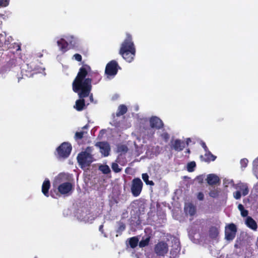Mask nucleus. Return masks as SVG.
Instances as JSON below:
<instances>
[{
    "mask_svg": "<svg viewBox=\"0 0 258 258\" xmlns=\"http://www.w3.org/2000/svg\"><path fill=\"white\" fill-rule=\"evenodd\" d=\"M101 80V76L98 72L93 71L89 65L82 63L72 84L73 91L78 93L79 97L74 106L76 110L81 111L85 108L84 98L89 95L92 84H97Z\"/></svg>",
    "mask_w": 258,
    "mask_h": 258,
    "instance_id": "nucleus-1",
    "label": "nucleus"
},
{
    "mask_svg": "<svg viewBox=\"0 0 258 258\" xmlns=\"http://www.w3.org/2000/svg\"><path fill=\"white\" fill-rule=\"evenodd\" d=\"M136 49L132 35L126 34V38L121 44L119 54L128 62H132L136 55Z\"/></svg>",
    "mask_w": 258,
    "mask_h": 258,
    "instance_id": "nucleus-2",
    "label": "nucleus"
},
{
    "mask_svg": "<svg viewBox=\"0 0 258 258\" xmlns=\"http://www.w3.org/2000/svg\"><path fill=\"white\" fill-rule=\"evenodd\" d=\"M93 150V147H87L84 151L78 154L77 159L81 168L90 166L94 161L93 155L92 154Z\"/></svg>",
    "mask_w": 258,
    "mask_h": 258,
    "instance_id": "nucleus-3",
    "label": "nucleus"
},
{
    "mask_svg": "<svg viewBox=\"0 0 258 258\" xmlns=\"http://www.w3.org/2000/svg\"><path fill=\"white\" fill-rule=\"evenodd\" d=\"M72 147L70 143L63 142L57 148L56 152L59 158H67L71 154Z\"/></svg>",
    "mask_w": 258,
    "mask_h": 258,
    "instance_id": "nucleus-4",
    "label": "nucleus"
},
{
    "mask_svg": "<svg viewBox=\"0 0 258 258\" xmlns=\"http://www.w3.org/2000/svg\"><path fill=\"white\" fill-rule=\"evenodd\" d=\"M143 183L140 178H135L132 181L131 190L134 197L139 196L143 188Z\"/></svg>",
    "mask_w": 258,
    "mask_h": 258,
    "instance_id": "nucleus-5",
    "label": "nucleus"
},
{
    "mask_svg": "<svg viewBox=\"0 0 258 258\" xmlns=\"http://www.w3.org/2000/svg\"><path fill=\"white\" fill-rule=\"evenodd\" d=\"M120 67L114 60L109 61L106 66L105 73L108 76H114L117 73Z\"/></svg>",
    "mask_w": 258,
    "mask_h": 258,
    "instance_id": "nucleus-6",
    "label": "nucleus"
},
{
    "mask_svg": "<svg viewBox=\"0 0 258 258\" xmlns=\"http://www.w3.org/2000/svg\"><path fill=\"white\" fill-rule=\"evenodd\" d=\"M237 229L234 223L229 224L225 229V237L227 240L231 241L234 239Z\"/></svg>",
    "mask_w": 258,
    "mask_h": 258,
    "instance_id": "nucleus-7",
    "label": "nucleus"
},
{
    "mask_svg": "<svg viewBox=\"0 0 258 258\" xmlns=\"http://www.w3.org/2000/svg\"><path fill=\"white\" fill-rule=\"evenodd\" d=\"M154 251L158 256H164L168 251V246L164 241H159L155 246Z\"/></svg>",
    "mask_w": 258,
    "mask_h": 258,
    "instance_id": "nucleus-8",
    "label": "nucleus"
},
{
    "mask_svg": "<svg viewBox=\"0 0 258 258\" xmlns=\"http://www.w3.org/2000/svg\"><path fill=\"white\" fill-rule=\"evenodd\" d=\"M95 146L100 149V152L104 157L109 155L110 147L109 144L106 142H98Z\"/></svg>",
    "mask_w": 258,
    "mask_h": 258,
    "instance_id": "nucleus-9",
    "label": "nucleus"
},
{
    "mask_svg": "<svg viewBox=\"0 0 258 258\" xmlns=\"http://www.w3.org/2000/svg\"><path fill=\"white\" fill-rule=\"evenodd\" d=\"M57 189L61 195H67L72 190L73 185L69 182H63L58 186Z\"/></svg>",
    "mask_w": 258,
    "mask_h": 258,
    "instance_id": "nucleus-10",
    "label": "nucleus"
},
{
    "mask_svg": "<svg viewBox=\"0 0 258 258\" xmlns=\"http://www.w3.org/2000/svg\"><path fill=\"white\" fill-rule=\"evenodd\" d=\"M171 143L172 149L177 152L182 151L185 147V143L179 139H176L174 141L171 142Z\"/></svg>",
    "mask_w": 258,
    "mask_h": 258,
    "instance_id": "nucleus-11",
    "label": "nucleus"
},
{
    "mask_svg": "<svg viewBox=\"0 0 258 258\" xmlns=\"http://www.w3.org/2000/svg\"><path fill=\"white\" fill-rule=\"evenodd\" d=\"M150 126L152 128L160 129L163 126L162 121L158 117L153 116L150 119Z\"/></svg>",
    "mask_w": 258,
    "mask_h": 258,
    "instance_id": "nucleus-12",
    "label": "nucleus"
},
{
    "mask_svg": "<svg viewBox=\"0 0 258 258\" xmlns=\"http://www.w3.org/2000/svg\"><path fill=\"white\" fill-rule=\"evenodd\" d=\"M206 181L209 185L213 186L220 182L219 177L214 174H209L207 175Z\"/></svg>",
    "mask_w": 258,
    "mask_h": 258,
    "instance_id": "nucleus-13",
    "label": "nucleus"
},
{
    "mask_svg": "<svg viewBox=\"0 0 258 258\" xmlns=\"http://www.w3.org/2000/svg\"><path fill=\"white\" fill-rule=\"evenodd\" d=\"M50 182L48 179L46 178L42 185V192L46 197H48L49 196V189H50Z\"/></svg>",
    "mask_w": 258,
    "mask_h": 258,
    "instance_id": "nucleus-14",
    "label": "nucleus"
},
{
    "mask_svg": "<svg viewBox=\"0 0 258 258\" xmlns=\"http://www.w3.org/2000/svg\"><path fill=\"white\" fill-rule=\"evenodd\" d=\"M57 44L59 47L60 50L62 52H65L68 50L69 44L68 42L63 38H61L57 41Z\"/></svg>",
    "mask_w": 258,
    "mask_h": 258,
    "instance_id": "nucleus-15",
    "label": "nucleus"
},
{
    "mask_svg": "<svg viewBox=\"0 0 258 258\" xmlns=\"http://www.w3.org/2000/svg\"><path fill=\"white\" fill-rule=\"evenodd\" d=\"M235 188L237 190L240 191V192L241 191L242 195L244 196L248 194L249 190L247 185L246 184L239 183L236 184Z\"/></svg>",
    "mask_w": 258,
    "mask_h": 258,
    "instance_id": "nucleus-16",
    "label": "nucleus"
},
{
    "mask_svg": "<svg viewBox=\"0 0 258 258\" xmlns=\"http://www.w3.org/2000/svg\"><path fill=\"white\" fill-rule=\"evenodd\" d=\"M184 210L186 213L189 214L191 216L195 215L196 213V208L191 203H189L185 206Z\"/></svg>",
    "mask_w": 258,
    "mask_h": 258,
    "instance_id": "nucleus-17",
    "label": "nucleus"
},
{
    "mask_svg": "<svg viewBox=\"0 0 258 258\" xmlns=\"http://www.w3.org/2000/svg\"><path fill=\"white\" fill-rule=\"evenodd\" d=\"M246 224L252 230H255L257 228L256 222L251 217H247L246 220Z\"/></svg>",
    "mask_w": 258,
    "mask_h": 258,
    "instance_id": "nucleus-18",
    "label": "nucleus"
},
{
    "mask_svg": "<svg viewBox=\"0 0 258 258\" xmlns=\"http://www.w3.org/2000/svg\"><path fill=\"white\" fill-rule=\"evenodd\" d=\"M151 237L149 235H145L142 237V240L139 242V245L140 247H144L148 245Z\"/></svg>",
    "mask_w": 258,
    "mask_h": 258,
    "instance_id": "nucleus-19",
    "label": "nucleus"
},
{
    "mask_svg": "<svg viewBox=\"0 0 258 258\" xmlns=\"http://www.w3.org/2000/svg\"><path fill=\"white\" fill-rule=\"evenodd\" d=\"M216 159V156L213 155L210 151H208L205 153V157L203 160L206 162H210L214 161Z\"/></svg>",
    "mask_w": 258,
    "mask_h": 258,
    "instance_id": "nucleus-20",
    "label": "nucleus"
},
{
    "mask_svg": "<svg viewBox=\"0 0 258 258\" xmlns=\"http://www.w3.org/2000/svg\"><path fill=\"white\" fill-rule=\"evenodd\" d=\"M220 193V189L218 187H213L212 189H210L209 195L210 197L213 198H218Z\"/></svg>",
    "mask_w": 258,
    "mask_h": 258,
    "instance_id": "nucleus-21",
    "label": "nucleus"
},
{
    "mask_svg": "<svg viewBox=\"0 0 258 258\" xmlns=\"http://www.w3.org/2000/svg\"><path fill=\"white\" fill-rule=\"evenodd\" d=\"M127 108L125 105H120L118 108V110L116 112V116H120L124 115L127 112Z\"/></svg>",
    "mask_w": 258,
    "mask_h": 258,
    "instance_id": "nucleus-22",
    "label": "nucleus"
},
{
    "mask_svg": "<svg viewBox=\"0 0 258 258\" xmlns=\"http://www.w3.org/2000/svg\"><path fill=\"white\" fill-rule=\"evenodd\" d=\"M219 234L218 229L215 227H212L209 230V235L212 238H215L217 237Z\"/></svg>",
    "mask_w": 258,
    "mask_h": 258,
    "instance_id": "nucleus-23",
    "label": "nucleus"
},
{
    "mask_svg": "<svg viewBox=\"0 0 258 258\" xmlns=\"http://www.w3.org/2000/svg\"><path fill=\"white\" fill-rule=\"evenodd\" d=\"M139 239L137 237H133L130 239L129 244L130 246L134 248H135L138 244Z\"/></svg>",
    "mask_w": 258,
    "mask_h": 258,
    "instance_id": "nucleus-24",
    "label": "nucleus"
},
{
    "mask_svg": "<svg viewBox=\"0 0 258 258\" xmlns=\"http://www.w3.org/2000/svg\"><path fill=\"white\" fill-rule=\"evenodd\" d=\"M142 176V179L145 181L146 184L150 185H153L154 184V183L152 180H149V175L147 173H143Z\"/></svg>",
    "mask_w": 258,
    "mask_h": 258,
    "instance_id": "nucleus-25",
    "label": "nucleus"
},
{
    "mask_svg": "<svg viewBox=\"0 0 258 258\" xmlns=\"http://www.w3.org/2000/svg\"><path fill=\"white\" fill-rule=\"evenodd\" d=\"M99 170L104 174H107L111 171L109 167L107 165H103L99 166Z\"/></svg>",
    "mask_w": 258,
    "mask_h": 258,
    "instance_id": "nucleus-26",
    "label": "nucleus"
},
{
    "mask_svg": "<svg viewBox=\"0 0 258 258\" xmlns=\"http://www.w3.org/2000/svg\"><path fill=\"white\" fill-rule=\"evenodd\" d=\"M112 170L115 173H118L121 171V168L119 167L117 163L113 162L111 164Z\"/></svg>",
    "mask_w": 258,
    "mask_h": 258,
    "instance_id": "nucleus-27",
    "label": "nucleus"
},
{
    "mask_svg": "<svg viewBox=\"0 0 258 258\" xmlns=\"http://www.w3.org/2000/svg\"><path fill=\"white\" fill-rule=\"evenodd\" d=\"M86 133L87 132L84 131L77 132L75 134V139L76 140H81L83 138L84 134Z\"/></svg>",
    "mask_w": 258,
    "mask_h": 258,
    "instance_id": "nucleus-28",
    "label": "nucleus"
},
{
    "mask_svg": "<svg viewBox=\"0 0 258 258\" xmlns=\"http://www.w3.org/2000/svg\"><path fill=\"white\" fill-rule=\"evenodd\" d=\"M196 164L195 162L192 161L187 164V168L189 172H192L194 170V168L196 167Z\"/></svg>",
    "mask_w": 258,
    "mask_h": 258,
    "instance_id": "nucleus-29",
    "label": "nucleus"
},
{
    "mask_svg": "<svg viewBox=\"0 0 258 258\" xmlns=\"http://www.w3.org/2000/svg\"><path fill=\"white\" fill-rule=\"evenodd\" d=\"M125 229V225L123 222H120L119 223V226L116 230L117 233H121Z\"/></svg>",
    "mask_w": 258,
    "mask_h": 258,
    "instance_id": "nucleus-30",
    "label": "nucleus"
},
{
    "mask_svg": "<svg viewBox=\"0 0 258 258\" xmlns=\"http://www.w3.org/2000/svg\"><path fill=\"white\" fill-rule=\"evenodd\" d=\"M10 0H0V7H6L9 4Z\"/></svg>",
    "mask_w": 258,
    "mask_h": 258,
    "instance_id": "nucleus-31",
    "label": "nucleus"
},
{
    "mask_svg": "<svg viewBox=\"0 0 258 258\" xmlns=\"http://www.w3.org/2000/svg\"><path fill=\"white\" fill-rule=\"evenodd\" d=\"M248 161L246 158H243L240 160V164L242 167L245 168L247 166Z\"/></svg>",
    "mask_w": 258,
    "mask_h": 258,
    "instance_id": "nucleus-32",
    "label": "nucleus"
},
{
    "mask_svg": "<svg viewBox=\"0 0 258 258\" xmlns=\"http://www.w3.org/2000/svg\"><path fill=\"white\" fill-rule=\"evenodd\" d=\"M233 195L235 199H236V200H238L241 198V193L240 191L237 190L235 192H234Z\"/></svg>",
    "mask_w": 258,
    "mask_h": 258,
    "instance_id": "nucleus-33",
    "label": "nucleus"
},
{
    "mask_svg": "<svg viewBox=\"0 0 258 258\" xmlns=\"http://www.w3.org/2000/svg\"><path fill=\"white\" fill-rule=\"evenodd\" d=\"M73 57L75 59L78 61H81L82 59V57L81 54L79 53H76L74 55Z\"/></svg>",
    "mask_w": 258,
    "mask_h": 258,
    "instance_id": "nucleus-34",
    "label": "nucleus"
},
{
    "mask_svg": "<svg viewBox=\"0 0 258 258\" xmlns=\"http://www.w3.org/2000/svg\"><path fill=\"white\" fill-rule=\"evenodd\" d=\"M197 199L199 201H203L204 199V195L202 192H199L197 194Z\"/></svg>",
    "mask_w": 258,
    "mask_h": 258,
    "instance_id": "nucleus-35",
    "label": "nucleus"
},
{
    "mask_svg": "<svg viewBox=\"0 0 258 258\" xmlns=\"http://www.w3.org/2000/svg\"><path fill=\"white\" fill-rule=\"evenodd\" d=\"M241 212V215L242 217H245L247 216L248 212L247 210L243 209Z\"/></svg>",
    "mask_w": 258,
    "mask_h": 258,
    "instance_id": "nucleus-36",
    "label": "nucleus"
},
{
    "mask_svg": "<svg viewBox=\"0 0 258 258\" xmlns=\"http://www.w3.org/2000/svg\"><path fill=\"white\" fill-rule=\"evenodd\" d=\"M119 149L120 151L123 152H127V147L125 145H122L119 147Z\"/></svg>",
    "mask_w": 258,
    "mask_h": 258,
    "instance_id": "nucleus-37",
    "label": "nucleus"
},
{
    "mask_svg": "<svg viewBox=\"0 0 258 258\" xmlns=\"http://www.w3.org/2000/svg\"><path fill=\"white\" fill-rule=\"evenodd\" d=\"M162 136L163 138L166 141H167L169 138V135L167 133L163 134Z\"/></svg>",
    "mask_w": 258,
    "mask_h": 258,
    "instance_id": "nucleus-38",
    "label": "nucleus"
},
{
    "mask_svg": "<svg viewBox=\"0 0 258 258\" xmlns=\"http://www.w3.org/2000/svg\"><path fill=\"white\" fill-rule=\"evenodd\" d=\"M202 147L204 149L206 152H207L208 151H209L208 148L207 146H206L205 143L203 142L202 144Z\"/></svg>",
    "mask_w": 258,
    "mask_h": 258,
    "instance_id": "nucleus-39",
    "label": "nucleus"
},
{
    "mask_svg": "<svg viewBox=\"0 0 258 258\" xmlns=\"http://www.w3.org/2000/svg\"><path fill=\"white\" fill-rule=\"evenodd\" d=\"M238 209L240 212H241L243 209H244V208L242 204H239L238 206Z\"/></svg>",
    "mask_w": 258,
    "mask_h": 258,
    "instance_id": "nucleus-40",
    "label": "nucleus"
},
{
    "mask_svg": "<svg viewBox=\"0 0 258 258\" xmlns=\"http://www.w3.org/2000/svg\"><path fill=\"white\" fill-rule=\"evenodd\" d=\"M15 45H16V50L17 51L21 49V46L19 44L15 43Z\"/></svg>",
    "mask_w": 258,
    "mask_h": 258,
    "instance_id": "nucleus-41",
    "label": "nucleus"
},
{
    "mask_svg": "<svg viewBox=\"0 0 258 258\" xmlns=\"http://www.w3.org/2000/svg\"><path fill=\"white\" fill-rule=\"evenodd\" d=\"M88 96H89L90 101L93 102V94L92 93L91 94L90 93L89 95Z\"/></svg>",
    "mask_w": 258,
    "mask_h": 258,
    "instance_id": "nucleus-42",
    "label": "nucleus"
},
{
    "mask_svg": "<svg viewBox=\"0 0 258 258\" xmlns=\"http://www.w3.org/2000/svg\"><path fill=\"white\" fill-rule=\"evenodd\" d=\"M99 231H101V232H103V225H101L99 226Z\"/></svg>",
    "mask_w": 258,
    "mask_h": 258,
    "instance_id": "nucleus-43",
    "label": "nucleus"
},
{
    "mask_svg": "<svg viewBox=\"0 0 258 258\" xmlns=\"http://www.w3.org/2000/svg\"><path fill=\"white\" fill-rule=\"evenodd\" d=\"M254 163L258 165V164H257L258 163V157L254 161Z\"/></svg>",
    "mask_w": 258,
    "mask_h": 258,
    "instance_id": "nucleus-44",
    "label": "nucleus"
},
{
    "mask_svg": "<svg viewBox=\"0 0 258 258\" xmlns=\"http://www.w3.org/2000/svg\"><path fill=\"white\" fill-rule=\"evenodd\" d=\"M50 196H51L52 198H55V196H54V195L53 194V193H52V191H50Z\"/></svg>",
    "mask_w": 258,
    "mask_h": 258,
    "instance_id": "nucleus-45",
    "label": "nucleus"
},
{
    "mask_svg": "<svg viewBox=\"0 0 258 258\" xmlns=\"http://www.w3.org/2000/svg\"><path fill=\"white\" fill-rule=\"evenodd\" d=\"M190 141V139L189 138H188L186 141V144H188V142Z\"/></svg>",
    "mask_w": 258,
    "mask_h": 258,
    "instance_id": "nucleus-46",
    "label": "nucleus"
},
{
    "mask_svg": "<svg viewBox=\"0 0 258 258\" xmlns=\"http://www.w3.org/2000/svg\"><path fill=\"white\" fill-rule=\"evenodd\" d=\"M87 127H88V125H86L84 126L82 128L83 129H85V128H87Z\"/></svg>",
    "mask_w": 258,
    "mask_h": 258,
    "instance_id": "nucleus-47",
    "label": "nucleus"
},
{
    "mask_svg": "<svg viewBox=\"0 0 258 258\" xmlns=\"http://www.w3.org/2000/svg\"><path fill=\"white\" fill-rule=\"evenodd\" d=\"M186 152L187 153H190V150L189 149H186Z\"/></svg>",
    "mask_w": 258,
    "mask_h": 258,
    "instance_id": "nucleus-48",
    "label": "nucleus"
},
{
    "mask_svg": "<svg viewBox=\"0 0 258 258\" xmlns=\"http://www.w3.org/2000/svg\"><path fill=\"white\" fill-rule=\"evenodd\" d=\"M201 158H203V156H201Z\"/></svg>",
    "mask_w": 258,
    "mask_h": 258,
    "instance_id": "nucleus-49",
    "label": "nucleus"
},
{
    "mask_svg": "<svg viewBox=\"0 0 258 258\" xmlns=\"http://www.w3.org/2000/svg\"><path fill=\"white\" fill-rule=\"evenodd\" d=\"M35 258H37V257H35Z\"/></svg>",
    "mask_w": 258,
    "mask_h": 258,
    "instance_id": "nucleus-50",
    "label": "nucleus"
}]
</instances>
